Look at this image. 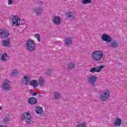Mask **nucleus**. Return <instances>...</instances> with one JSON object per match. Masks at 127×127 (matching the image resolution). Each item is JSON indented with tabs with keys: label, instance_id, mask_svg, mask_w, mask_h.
I'll use <instances>...</instances> for the list:
<instances>
[{
	"label": "nucleus",
	"instance_id": "11",
	"mask_svg": "<svg viewBox=\"0 0 127 127\" xmlns=\"http://www.w3.org/2000/svg\"><path fill=\"white\" fill-rule=\"evenodd\" d=\"M53 21L54 24L59 25L61 24V22H62V19L59 16H56L54 17Z\"/></svg>",
	"mask_w": 127,
	"mask_h": 127
},
{
	"label": "nucleus",
	"instance_id": "29",
	"mask_svg": "<svg viewBox=\"0 0 127 127\" xmlns=\"http://www.w3.org/2000/svg\"><path fill=\"white\" fill-rule=\"evenodd\" d=\"M24 79L25 80V85H27V84H28V83H29V81H30V79L29 78H28V77L27 76H24Z\"/></svg>",
	"mask_w": 127,
	"mask_h": 127
},
{
	"label": "nucleus",
	"instance_id": "8",
	"mask_svg": "<svg viewBox=\"0 0 127 127\" xmlns=\"http://www.w3.org/2000/svg\"><path fill=\"white\" fill-rule=\"evenodd\" d=\"M97 80H98V77L95 75H91L88 77L87 82L91 85V86H94L95 85V83L97 82Z\"/></svg>",
	"mask_w": 127,
	"mask_h": 127
},
{
	"label": "nucleus",
	"instance_id": "26",
	"mask_svg": "<svg viewBox=\"0 0 127 127\" xmlns=\"http://www.w3.org/2000/svg\"><path fill=\"white\" fill-rule=\"evenodd\" d=\"M75 67V64L72 62L68 63V70H71V69H73Z\"/></svg>",
	"mask_w": 127,
	"mask_h": 127
},
{
	"label": "nucleus",
	"instance_id": "3",
	"mask_svg": "<svg viewBox=\"0 0 127 127\" xmlns=\"http://www.w3.org/2000/svg\"><path fill=\"white\" fill-rule=\"evenodd\" d=\"M25 47L29 51H35L36 45L34 40H28L25 44Z\"/></svg>",
	"mask_w": 127,
	"mask_h": 127
},
{
	"label": "nucleus",
	"instance_id": "4",
	"mask_svg": "<svg viewBox=\"0 0 127 127\" xmlns=\"http://www.w3.org/2000/svg\"><path fill=\"white\" fill-rule=\"evenodd\" d=\"M100 99L101 101H106L111 97V93L109 90H104L99 94Z\"/></svg>",
	"mask_w": 127,
	"mask_h": 127
},
{
	"label": "nucleus",
	"instance_id": "34",
	"mask_svg": "<svg viewBox=\"0 0 127 127\" xmlns=\"http://www.w3.org/2000/svg\"><path fill=\"white\" fill-rule=\"evenodd\" d=\"M29 91L30 93H33V90H30Z\"/></svg>",
	"mask_w": 127,
	"mask_h": 127
},
{
	"label": "nucleus",
	"instance_id": "20",
	"mask_svg": "<svg viewBox=\"0 0 127 127\" xmlns=\"http://www.w3.org/2000/svg\"><path fill=\"white\" fill-rule=\"evenodd\" d=\"M38 84V82L35 79H33L30 83V86H32L33 87H34V88H36V87H37Z\"/></svg>",
	"mask_w": 127,
	"mask_h": 127
},
{
	"label": "nucleus",
	"instance_id": "14",
	"mask_svg": "<svg viewBox=\"0 0 127 127\" xmlns=\"http://www.w3.org/2000/svg\"><path fill=\"white\" fill-rule=\"evenodd\" d=\"M72 42V41L71 37L67 38L64 40V45L67 47L71 45Z\"/></svg>",
	"mask_w": 127,
	"mask_h": 127
},
{
	"label": "nucleus",
	"instance_id": "30",
	"mask_svg": "<svg viewBox=\"0 0 127 127\" xmlns=\"http://www.w3.org/2000/svg\"><path fill=\"white\" fill-rule=\"evenodd\" d=\"M91 0H83L81 1V3L83 4H87V3H90V2H91Z\"/></svg>",
	"mask_w": 127,
	"mask_h": 127
},
{
	"label": "nucleus",
	"instance_id": "27",
	"mask_svg": "<svg viewBox=\"0 0 127 127\" xmlns=\"http://www.w3.org/2000/svg\"><path fill=\"white\" fill-rule=\"evenodd\" d=\"M34 36L36 38H37V40L38 41H39V42L41 41V38L40 37V35H39V34H35Z\"/></svg>",
	"mask_w": 127,
	"mask_h": 127
},
{
	"label": "nucleus",
	"instance_id": "22",
	"mask_svg": "<svg viewBox=\"0 0 127 127\" xmlns=\"http://www.w3.org/2000/svg\"><path fill=\"white\" fill-rule=\"evenodd\" d=\"M55 100H59L61 97L60 93L57 91H55L53 94Z\"/></svg>",
	"mask_w": 127,
	"mask_h": 127
},
{
	"label": "nucleus",
	"instance_id": "37",
	"mask_svg": "<svg viewBox=\"0 0 127 127\" xmlns=\"http://www.w3.org/2000/svg\"><path fill=\"white\" fill-rule=\"evenodd\" d=\"M1 106H0V110H1Z\"/></svg>",
	"mask_w": 127,
	"mask_h": 127
},
{
	"label": "nucleus",
	"instance_id": "18",
	"mask_svg": "<svg viewBox=\"0 0 127 127\" xmlns=\"http://www.w3.org/2000/svg\"><path fill=\"white\" fill-rule=\"evenodd\" d=\"M122 124V120L120 119H116L115 120L114 126L115 127H120Z\"/></svg>",
	"mask_w": 127,
	"mask_h": 127
},
{
	"label": "nucleus",
	"instance_id": "28",
	"mask_svg": "<svg viewBox=\"0 0 127 127\" xmlns=\"http://www.w3.org/2000/svg\"><path fill=\"white\" fill-rule=\"evenodd\" d=\"M9 118L7 117H5L3 119V122L4 124H7L9 122Z\"/></svg>",
	"mask_w": 127,
	"mask_h": 127
},
{
	"label": "nucleus",
	"instance_id": "1",
	"mask_svg": "<svg viewBox=\"0 0 127 127\" xmlns=\"http://www.w3.org/2000/svg\"><path fill=\"white\" fill-rule=\"evenodd\" d=\"M104 53L101 50H97L93 51L91 55L92 60L95 62H99L101 61L103 58Z\"/></svg>",
	"mask_w": 127,
	"mask_h": 127
},
{
	"label": "nucleus",
	"instance_id": "31",
	"mask_svg": "<svg viewBox=\"0 0 127 127\" xmlns=\"http://www.w3.org/2000/svg\"><path fill=\"white\" fill-rule=\"evenodd\" d=\"M52 72H53V70L52 69H48L46 72V74L47 75H50Z\"/></svg>",
	"mask_w": 127,
	"mask_h": 127
},
{
	"label": "nucleus",
	"instance_id": "16",
	"mask_svg": "<svg viewBox=\"0 0 127 127\" xmlns=\"http://www.w3.org/2000/svg\"><path fill=\"white\" fill-rule=\"evenodd\" d=\"M73 18L74 17L72 12H68L66 13V19H73Z\"/></svg>",
	"mask_w": 127,
	"mask_h": 127
},
{
	"label": "nucleus",
	"instance_id": "13",
	"mask_svg": "<svg viewBox=\"0 0 127 127\" xmlns=\"http://www.w3.org/2000/svg\"><path fill=\"white\" fill-rule=\"evenodd\" d=\"M28 103L30 105H35V104H37V99L34 97L29 98L28 100Z\"/></svg>",
	"mask_w": 127,
	"mask_h": 127
},
{
	"label": "nucleus",
	"instance_id": "10",
	"mask_svg": "<svg viewBox=\"0 0 127 127\" xmlns=\"http://www.w3.org/2000/svg\"><path fill=\"white\" fill-rule=\"evenodd\" d=\"M101 38L103 41H105L106 42H108V43H110V42L112 41V37H110V36L107 34H103L102 35Z\"/></svg>",
	"mask_w": 127,
	"mask_h": 127
},
{
	"label": "nucleus",
	"instance_id": "6",
	"mask_svg": "<svg viewBox=\"0 0 127 127\" xmlns=\"http://www.w3.org/2000/svg\"><path fill=\"white\" fill-rule=\"evenodd\" d=\"M10 35L9 32L6 29L0 30V38L4 39V38H7Z\"/></svg>",
	"mask_w": 127,
	"mask_h": 127
},
{
	"label": "nucleus",
	"instance_id": "9",
	"mask_svg": "<svg viewBox=\"0 0 127 127\" xmlns=\"http://www.w3.org/2000/svg\"><path fill=\"white\" fill-rule=\"evenodd\" d=\"M104 68H105V66L104 65H100L97 67H93L90 69L89 72L90 73H95V72L100 73V72H101V71H102Z\"/></svg>",
	"mask_w": 127,
	"mask_h": 127
},
{
	"label": "nucleus",
	"instance_id": "36",
	"mask_svg": "<svg viewBox=\"0 0 127 127\" xmlns=\"http://www.w3.org/2000/svg\"><path fill=\"white\" fill-rule=\"evenodd\" d=\"M0 127H6L5 126H0Z\"/></svg>",
	"mask_w": 127,
	"mask_h": 127
},
{
	"label": "nucleus",
	"instance_id": "33",
	"mask_svg": "<svg viewBox=\"0 0 127 127\" xmlns=\"http://www.w3.org/2000/svg\"><path fill=\"white\" fill-rule=\"evenodd\" d=\"M36 95H37V93L36 92H34V93L32 94V96H36Z\"/></svg>",
	"mask_w": 127,
	"mask_h": 127
},
{
	"label": "nucleus",
	"instance_id": "7",
	"mask_svg": "<svg viewBox=\"0 0 127 127\" xmlns=\"http://www.w3.org/2000/svg\"><path fill=\"white\" fill-rule=\"evenodd\" d=\"M11 23L13 26H18L19 22L20 21V18L17 15L13 16L11 19Z\"/></svg>",
	"mask_w": 127,
	"mask_h": 127
},
{
	"label": "nucleus",
	"instance_id": "35",
	"mask_svg": "<svg viewBox=\"0 0 127 127\" xmlns=\"http://www.w3.org/2000/svg\"><path fill=\"white\" fill-rule=\"evenodd\" d=\"M38 98H40V97H42V96L40 94H39V95L38 96Z\"/></svg>",
	"mask_w": 127,
	"mask_h": 127
},
{
	"label": "nucleus",
	"instance_id": "19",
	"mask_svg": "<svg viewBox=\"0 0 127 127\" xmlns=\"http://www.w3.org/2000/svg\"><path fill=\"white\" fill-rule=\"evenodd\" d=\"M112 48H113L114 49L117 48L118 46H119V44L118 43V42L117 41H113L111 42V44Z\"/></svg>",
	"mask_w": 127,
	"mask_h": 127
},
{
	"label": "nucleus",
	"instance_id": "21",
	"mask_svg": "<svg viewBox=\"0 0 127 127\" xmlns=\"http://www.w3.org/2000/svg\"><path fill=\"white\" fill-rule=\"evenodd\" d=\"M35 12L37 15H40L41 12H42V9L41 7H37V8H35Z\"/></svg>",
	"mask_w": 127,
	"mask_h": 127
},
{
	"label": "nucleus",
	"instance_id": "23",
	"mask_svg": "<svg viewBox=\"0 0 127 127\" xmlns=\"http://www.w3.org/2000/svg\"><path fill=\"white\" fill-rule=\"evenodd\" d=\"M45 83V79L44 78H40L38 80V84L41 86H43Z\"/></svg>",
	"mask_w": 127,
	"mask_h": 127
},
{
	"label": "nucleus",
	"instance_id": "32",
	"mask_svg": "<svg viewBox=\"0 0 127 127\" xmlns=\"http://www.w3.org/2000/svg\"><path fill=\"white\" fill-rule=\"evenodd\" d=\"M13 3V0H8V4L10 5V4H12Z\"/></svg>",
	"mask_w": 127,
	"mask_h": 127
},
{
	"label": "nucleus",
	"instance_id": "2",
	"mask_svg": "<svg viewBox=\"0 0 127 127\" xmlns=\"http://www.w3.org/2000/svg\"><path fill=\"white\" fill-rule=\"evenodd\" d=\"M23 122H26V124H30L32 121V117L29 111L23 113L21 116Z\"/></svg>",
	"mask_w": 127,
	"mask_h": 127
},
{
	"label": "nucleus",
	"instance_id": "17",
	"mask_svg": "<svg viewBox=\"0 0 127 127\" xmlns=\"http://www.w3.org/2000/svg\"><path fill=\"white\" fill-rule=\"evenodd\" d=\"M7 57H8L7 54L4 53L1 55L0 60L3 61V62H6V61H7Z\"/></svg>",
	"mask_w": 127,
	"mask_h": 127
},
{
	"label": "nucleus",
	"instance_id": "5",
	"mask_svg": "<svg viewBox=\"0 0 127 127\" xmlns=\"http://www.w3.org/2000/svg\"><path fill=\"white\" fill-rule=\"evenodd\" d=\"M1 89L3 91H10L11 89L10 82L9 81H6L3 82L1 85Z\"/></svg>",
	"mask_w": 127,
	"mask_h": 127
},
{
	"label": "nucleus",
	"instance_id": "15",
	"mask_svg": "<svg viewBox=\"0 0 127 127\" xmlns=\"http://www.w3.org/2000/svg\"><path fill=\"white\" fill-rule=\"evenodd\" d=\"M2 45L4 47H8L10 45V39L9 38L3 41Z\"/></svg>",
	"mask_w": 127,
	"mask_h": 127
},
{
	"label": "nucleus",
	"instance_id": "25",
	"mask_svg": "<svg viewBox=\"0 0 127 127\" xmlns=\"http://www.w3.org/2000/svg\"><path fill=\"white\" fill-rule=\"evenodd\" d=\"M77 124L76 127H86V125H87L85 122L82 123H79V122H78Z\"/></svg>",
	"mask_w": 127,
	"mask_h": 127
},
{
	"label": "nucleus",
	"instance_id": "12",
	"mask_svg": "<svg viewBox=\"0 0 127 127\" xmlns=\"http://www.w3.org/2000/svg\"><path fill=\"white\" fill-rule=\"evenodd\" d=\"M35 111L36 114H37V115H40V116H43L45 114L44 111H43V108L40 106L36 107L35 109Z\"/></svg>",
	"mask_w": 127,
	"mask_h": 127
},
{
	"label": "nucleus",
	"instance_id": "24",
	"mask_svg": "<svg viewBox=\"0 0 127 127\" xmlns=\"http://www.w3.org/2000/svg\"><path fill=\"white\" fill-rule=\"evenodd\" d=\"M18 74H19V72H18L17 69H14L11 73V75L12 77H15V76L18 75Z\"/></svg>",
	"mask_w": 127,
	"mask_h": 127
}]
</instances>
